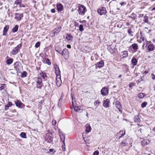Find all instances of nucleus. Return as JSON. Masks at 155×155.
Returning a JSON list of instances; mask_svg holds the SVG:
<instances>
[{
  "label": "nucleus",
  "mask_w": 155,
  "mask_h": 155,
  "mask_svg": "<svg viewBox=\"0 0 155 155\" xmlns=\"http://www.w3.org/2000/svg\"><path fill=\"white\" fill-rule=\"evenodd\" d=\"M45 140L48 143H51L53 141V138L52 134L51 133H47L45 135Z\"/></svg>",
  "instance_id": "obj_1"
},
{
  "label": "nucleus",
  "mask_w": 155,
  "mask_h": 155,
  "mask_svg": "<svg viewBox=\"0 0 155 155\" xmlns=\"http://www.w3.org/2000/svg\"><path fill=\"white\" fill-rule=\"evenodd\" d=\"M69 54L68 50L66 48L64 49L62 51V53H61V55L63 56L64 59L66 60L68 58Z\"/></svg>",
  "instance_id": "obj_2"
},
{
  "label": "nucleus",
  "mask_w": 155,
  "mask_h": 155,
  "mask_svg": "<svg viewBox=\"0 0 155 155\" xmlns=\"http://www.w3.org/2000/svg\"><path fill=\"white\" fill-rule=\"evenodd\" d=\"M86 8L83 5H81L79 7L78 12L79 15H84L86 12Z\"/></svg>",
  "instance_id": "obj_3"
},
{
  "label": "nucleus",
  "mask_w": 155,
  "mask_h": 155,
  "mask_svg": "<svg viewBox=\"0 0 155 155\" xmlns=\"http://www.w3.org/2000/svg\"><path fill=\"white\" fill-rule=\"evenodd\" d=\"M98 14L100 15L105 14L106 13V8L104 7H101L97 10Z\"/></svg>",
  "instance_id": "obj_4"
},
{
  "label": "nucleus",
  "mask_w": 155,
  "mask_h": 155,
  "mask_svg": "<svg viewBox=\"0 0 155 155\" xmlns=\"http://www.w3.org/2000/svg\"><path fill=\"white\" fill-rule=\"evenodd\" d=\"M21 47V44L18 45L14 49H13L12 52V53L13 55L16 54L18 52L19 49Z\"/></svg>",
  "instance_id": "obj_5"
},
{
  "label": "nucleus",
  "mask_w": 155,
  "mask_h": 155,
  "mask_svg": "<svg viewBox=\"0 0 155 155\" xmlns=\"http://www.w3.org/2000/svg\"><path fill=\"white\" fill-rule=\"evenodd\" d=\"M21 67L20 63L19 62H15L14 64V68L17 72L19 71Z\"/></svg>",
  "instance_id": "obj_6"
},
{
  "label": "nucleus",
  "mask_w": 155,
  "mask_h": 155,
  "mask_svg": "<svg viewBox=\"0 0 155 155\" xmlns=\"http://www.w3.org/2000/svg\"><path fill=\"white\" fill-rule=\"evenodd\" d=\"M23 17V13L20 14L16 13L15 14V19L17 21H19L21 20Z\"/></svg>",
  "instance_id": "obj_7"
},
{
  "label": "nucleus",
  "mask_w": 155,
  "mask_h": 155,
  "mask_svg": "<svg viewBox=\"0 0 155 155\" xmlns=\"http://www.w3.org/2000/svg\"><path fill=\"white\" fill-rule=\"evenodd\" d=\"M125 134V130H121L119 132L117 133L116 135V138L117 139H120L124 136Z\"/></svg>",
  "instance_id": "obj_8"
},
{
  "label": "nucleus",
  "mask_w": 155,
  "mask_h": 155,
  "mask_svg": "<svg viewBox=\"0 0 155 155\" xmlns=\"http://www.w3.org/2000/svg\"><path fill=\"white\" fill-rule=\"evenodd\" d=\"M37 87L38 88H41L43 85L42 79L40 78H38L36 80Z\"/></svg>",
  "instance_id": "obj_9"
},
{
  "label": "nucleus",
  "mask_w": 155,
  "mask_h": 155,
  "mask_svg": "<svg viewBox=\"0 0 155 155\" xmlns=\"http://www.w3.org/2000/svg\"><path fill=\"white\" fill-rule=\"evenodd\" d=\"M15 103L16 106L20 108H23L25 106V104L19 100H17Z\"/></svg>",
  "instance_id": "obj_10"
},
{
  "label": "nucleus",
  "mask_w": 155,
  "mask_h": 155,
  "mask_svg": "<svg viewBox=\"0 0 155 155\" xmlns=\"http://www.w3.org/2000/svg\"><path fill=\"white\" fill-rule=\"evenodd\" d=\"M61 78V76L58 75L57 77L56 76V83L58 87H59L61 84L62 82Z\"/></svg>",
  "instance_id": "obj_11"
},
{
  "label": "nucleus",
  "mask_w": 155,
  "mask_h": 155,
  "mask_svg": "<svg viewBox=\"0 0 155 155\" xmlns=\"http://www.w3.org/2000/svg\"><path fill=\"white\" fill-rule=\"evenodd\" d=\"M115 106L117 109L121 113L122 112V109L121 107V105L119 101H117L115 103Z\"/></svg>",
  "instance_id": "obj_12"
},
{
  "label": "nucleus",
  "mask_w": 155,
  "mask_h": 155,
  "mask_svg": "<svg viewBox=\"0 0 155 155\" xmlns=\"http://www.w3.org/2000/svg\"><path fill=\"white\" fill-rule=\"evenodd\" d=\"M101 92L102 95L105 96L108 94V90L107 88L104 87L101 89Z\"/></svg>",
  "instance_id": "obj_13"
},
{
  "label": "nucleus",
  "mask_w": 155,
  "mask_h": 155,
  "mask_svg": "<svg viewBox=\"0 0 155 155\" xmlns=\"http://www.w3.org/2000/svg\"><path fill=\"white\" fill-rule=\"evenodd\" d=\"M107 49L111 54L114 53L116 50L115 48L112 45L109 46L107 47Z\"/></svg>",
  "instance_id": "obj_14"
},
{
  "label": "nucleus",
  "mask_w": 155,
  "mask_h": 155,
  "mask_svg": "<svg viewBox=\"0 0 155 155\" xmlns=\"http://www.w3.org/2000/svg\"><path fill=\"white\" fill-rule=\"evenodd\" d=\"M140 120L139 115L134 116V122L137 123V124L138 126L140 125L139 123L140 122Z\"/></svg>",
  "instance_id": "obj_15"
},
{
  "label": "nucleus",
  "mask_w": 155,
  "mask_h": 155,
  "mask_svg": "<svg viewBox=\"0 0 155 155\" xmlns=\"http://www.w3.org/2000/svg\"><path fill=\"white\" fill-rule=\"evenodd\" d=\"M57 10L58 12L62 11L63 9V6L61 3H57L56 5Z\"/></svg>",
  "instance_id": "obj_16"
},
{
  "label": "nucleus",
  "mask_w": 155,
  "mask_h": 155,
  "mask_svg": "<svg viewBox=\"0 0 155 155\" xmlns=\"http://www.w3.org/2000/svg\"><path fill=\"white\" fill-rule=\"evenodd\" d=\"M104 65L103 61L101 60L100 61L97 63L96 64V66L98 68H101L104 66Z\"/></svg>",
  "instance_id": "obj_17"
},
{
  "label": "nucleus",
  "mask_w": 155,
  "mask_h": 155,
  "mask_svg": "<svg viewBox=\"0 0 155 155\" xmlns=\"http://www.w3.org/2000/svg\"><path fill=\"white\" fill-rule=\"evenodd\" d=\"M110 103V100L108 99H106L104 100L103 102L104 106L106 107H109V104Z\"/></svg>",
  "instance_id": "obj_18"
},
{
  "label": "nucleus",
  "mask_w": 155,
  "mask_h": 155,
  "mask_svg": "<svg viewBox=\"0 0 155 155\" xmlns=\"http://www.w3.org/2000/svg\"><path fill=\"white\" fill-rule=\"evenodd\" d=\"M149 140H143L142 141L141 144L142 146H144L149 144Z\"/></svg>",
  "instance_id": "obj_19"
},
{
  "label": "nucleus",
  "mask_w": 155,
  "mask_h": 155,
  "mask_svg": "<svg viewBox=\"0 0 155 155\" xmlns=\"http://www.w3.org/2000/svg\"><path fill=\"white\" fill-rule=\"evenodd\" d=\"M9 27L8 25L5 26L4 28L3 31V35H6L7 32L9 29Z\"/></svg>",
  "instance_id": "obj_20"
},
{
  "label": "nucleus",
  "mask_w": 155,
  "mask_h": 155,
  "mask_svg": "<svg viewBox=\"0 0 155 155\" xmlns=\"http://www.w3.org/2000/svg\"><path fill=\"white\" fill-rule=\"evenodd\" d=\"M59 135L60 137V139L64 143V141L65 136L63 135L62 133L60 132V130H59Z\"/></svg>",
  "instance_id": "obj_21"
},
{
  "label": "nucleus",
  "mask_w": 155,
  "mask_h": 155,
  "mask_svg": "<svg viewBox=\"0 0 155 155\" xmlns=\"http://www.w3.org/2000/svg\"><path fill=\"white\" fill-rule=\"evenodd\" d=\"M40 77L43 78L44 80L47 79V75L45 73L42 72L40 74Z\"/></svg>",
  "instance_id": "obj_22"
},
{
  "label": "nucleus",
  "mask_w": 155,
  "mask_h": 155,
  "mask_svg": "<svg viewBox=\"0 0 155 155\" xmlns=\"http://www.w3.org/2000/svg\"><path fill=\"white\" fill-rule=\"evenodd\" d=\"M154 47L153 44L149 45L147 47L148 50L149 51H152L154 50Z\"/></svg>",
  "instance_id": "obj_23"
},
{
  "label": "nucleus",
  "mask_w": 155,
  "mask_h": 155,
  "mask_svg": "<svg viewBox=\"0 0 155 155\" xmlns=\"http://www.w3.org/2000/svg\"><path fill=\"white\" fill-rule=\"evenodd\" d=\"M61 27H58L55 28L53 31L54 34H57L61 30Z\"/></svg>",
  "instance_id": "obj_24"
},
{
  "label": "nucleus",
  "mask_w": 155,
  "mask_h": 155,
  "mask_svg": "<svg viewBox=\"0 0 155 155\" xmlns=\"http://www.w3.org/2000/svg\"><path fill=\"white\" fill-rule=\"evenodd\" d=\"M137 60L135 58H133L131 60V63L134 66L136 65L137 63Z\"/></svg>",
  "instance_id": "obj_25"
},
{
  "label": "nucleus",
  "mask_w": 155,
  "mask_h": 155,
  "mask_svg": "<svg viewBox=\"0 0 155 155\" xmlns=\"http://www.w3.org/2000/svg\"><path fill=\"white\" fill-rule=\"evenodd\" d=\"M85 131L87 133H88L91 131V127L89 125H87L86 126Z\"/></svg>",
  "instance_id": "obj_26"
},
{
  "label": "nucleus",
  "mask_w": 155,
  "mask_h": 155,
  "mask_svg": "<svg viewBox=\"0 0 155 155\" xmlns=\"http://www.w3.org/2000/svg\"><path fill=\"white\" fill-rule=\"evenodd\" d=\"M72 105L73 106L74 108V110L75 111L78 112V111H79L81 110V109L79 108V107L75 105H74V103L73 102H72Z\"/></svg>",
  "instance_id": "obj_27"
},
{
  "label": "nucleus",
  "mask_w": 155,
  "mask_h": 155,
  "mask_svg": "<svg viewBox=\"0 0 155 155\" xmlns=\"http://www.w3.org/2000/svg\"><path fill=\"white\" fill-rule=\"evenodd\" d=\"M132 47V48L135 50H137L138 49V46L136 43H134L132 45H131L130 46V47Z\"/></svg>",
  "instance_id": "obj_28"
},
{
  "label": "nucleus",
  "mask_w": 155,
  "mask_h": 155,
  "mask_svg": "<svg viewBox=\"0 0 155 155\" xmlns=\"http://www.w3.org/2000/svg\"><path fill=\"white\" fill-rule=\"evenodd\" d=\"M122 58H126L128 56V52L127 51L122 52Z\"/></svg>",
  "instance_id": "obj_29"
},
{
  "label": "nucleus",
  "mask_w": 155,
  "mask_h": 155,
  "mask_svg": "<svg viewBox=\"0 0 155 155\" xmlns=\"http://www.w3.org/2000/svg\"><path fill=\"white\" fill-rule=\"evenodd\" d=\"M137 15L136 14L134 13H132L131 15L129 16V18H132L133 20H134L136 18Z\"/></svg>",
  "instance_id": "obj_30"
},
{
  "label": "nucleus",
  "mask_w": 155,
  "mask_h": 155,
  "mask_svg": "<svg viewBox=\"0 0 155 155\" xmlns=\"http://www.w3.org/2000/svg\"><path fill=\"white\" fill-rule=\"evenodd\" d=\"M55 70L56 76L57 77L58 75L61 76L60 71L59 68L55 69Z\"/></svg>",
  "instance_id": "obj_31"
},
{
  "label": "nucleus",
  "mask_w": 155,
  "mask_h": 155,
  "mask_svg": "<svg viewBox=\"0 0 155 155\" xmlns=\"http://www.w3.org/2000/svg\"><path fill=\"white\" fill-rule=\"evenodd\" d=\"M18 28V25H15L14 28L12 29V31L13 32H16Z\"/></svg>",
  "instance_id": "obj_32"
},
{
  "label": "nucleus",
  "mask_w": 155,
  "mask_h": 155,
  "mask_svg": "<svg viewBox=\"0 0 155 155\" xmlns=\"http://www.w3.org/2000/svg\"><path fill=\"white\" fill-rule=\"evenodd\" d=\"M145 96V94L143 93H141L139 94L137 96L138 97H139L140 98H143Z\"/></svg>",
  "instance_id": "obj_33"
},
{
  "label": "nucleus",
  "mask_w": 155,
  "mask_h": 155,
  "mask_svg": "<svg viewBox=\"0 0 155 155\" xmlns=\"http://www.w3.org/2000/svg\"><path fill=\"white\" fill-rule=\"evenodd\" d=\"M13 62V60L11 58L8 59L6 61V63L8 64H11Z\"/></svg>",
  "instance_id": "obj_34"
},
{
  "label": "nucleus",
  "mask_w": 155,
  "mask_h": 155,
  "mask_svg": "<svg viewBox=\"0 0 155 155\" xmlns=\"http://www.w3.org/2000/svg\"><path fill=\"white\" fill-rule=\"evenodd\" d=\"M68 41H72V36L70 35H68L66 37Z\"/></svg>",
  "instance_id": "obj_35"
},
{
  "label": "nucleus",
  "mask_w": 155,
  "mask_h": 155,
  "mask_svg": "<svg viewBox=\"0 0 155 155\" xmlns=\"http://www.w3.org/2000/svg\"><path fill=\"white\" fill-rule=\"evenodd\" d=\"M20 136L23 138H26V134L25 133L22 132L20 134Z\"/></svg>",
  "instance_id": "obj_36"
},
{
  "label": "nucleus",
  "mask_w": 155,
  "mask_h": 155,
  "mask_svg": "<svg viewBox=\"0 0 155 155\" xmlns=\"http://www.w3.org/2000/svg\"><path fill=\"white\" fill-rule=\"evenodd\" d=\"M22 0H16L15 2V4L16 5H19L21 3Z\"/></svg>",
  "instance_id": "obj_37"
},
{
  "label": "nucleus",
  "mask_w": 155,
  "mask_h": 155,
  "mask_svg": "<svg viewBox=\"0 0 155 155\" xmlns=\"http://www.w3.org/2000/svg\"><path fill=\"white\" fill-rule=\"evenodd\" d=\"M144 21L146 23H148V18L147 16H145L144 17Z\"/></svg>",
  "instance_id": "obj_38"
},
{
  "label": "nucleus",
  "mask_w": 155,
  "mask_h": 155,
  "mask_svg": "<svg viewBox=\"0 0 155 155\" xmlns=\"http://www.w3.org/2000/svg\"><path fill=\"white\" fill-rule=\"evenodd\" d=\"M6 84H3L0 85V90H2L4 89L5 87V86Z\"/></svg>",
  "instance_id": "obj_39"
},
{
  "label": "nucleus",
  "mask_w": 155,
  "mask_h": 155,
  "mask_svg": "<svg viewBox=\"0 0 155 155\" xmlns=\"http://www.w3.org/2000/svg\"><path fill=\"white\" fill-rule=\"evenodd\" d=\"M27 73L26 71H24L21 74V77H25L27 76Z\"/></svg>",
  "instance_id": "obj_40"
},
{
  "label": "nucleus",
  "mask_w": 155,
  "mask_h": 155,
  "mask_svg": "<svg viewBox=\"0 0 155 155\" xmlns=\"http://www.w3.org/2000/svg\"><path fill=\"white\" fill-rule=\"evenodd\" d=\"M121 145L123 146H125L126 145V142L125 141H122L121 143Z\"/></svg>",
  "instance_id": "obj_41"
},
{
  "label": "nucleus",
  "mask_w": 155,
  "mask_h": 155,
  "mask_svg": "<svg viewBox=\"0 0 155 155\" xmlns=\"http://www.w3.org/2000/svg\"><path fill=\"white\" fill-rule=\"evenodd\" d=\"M127 32L130 35L133 36V35L132 34V31L131 28H130L128 30Z\"/></svg>",
  "instance_id": "obj_42"
},
{
  "label": "nucleus",
  "mask_w": 155,
  "mask_h": 155,
  "mask_svg": "<svg viewBox=\"0 0 155 155\" xmlns=\"http://www.w3.org/2000/svg\"><path fill=\"white\" fill-rule=\"evenodd\" d=\"M79 30L81 31H83L84 30L83 27L82 25H80L79 27Z\"/></svg>",
  "instance_id": "obj_43"
},
{
  "label": "nucleus",
  "mask_w": 155,
  "mask_h": 155,
  "mask_svg": "<svg viewBox=\"0 0 155 155\" xmlns=\"http://www.w3.org/2000/svg\"><path fill=\"white\" fill-rule=\"evenodd\" d=\"M40 45V42L39 41H38L35 44V46L36 48H38L39 47Z\"/></svg>",
  "instance_id": "obj_44"
},
{
  "label": "nucleus",
  "mask_w": 155,
  "mask_h": 155,
  "mask_svg": "<svg viewBox=\"0 0 155 155\" xmlns=\"http://www.w3.org/2000/svg\"><path fill=\"white\" fill-rule=\"evenodd\" d=\"M147 103L146 102H143V103H142L141 105V107H142V108H144V107H145L147 104Z\"/></svg>",
  "instance_id": "obj_45"
},
{
  "label": "nucleus",
  "mask_w": 155,
  "mask_h": 155,
  "mask_svg": "<svg viewBox=\"0 0 155 155\" xmlns=\"http://www.w3.org/2000/svg\"><path fill=\"white\" fill-rule=\"evenodd\" d=\"M100 103V102L98 100H97L94 103V105L96 106L97 105H98Z\"/></svg>",
  "instance_id": "obj_46"
},
{
  "label": "nucleus",
  "mask_w": 155,
  "mask_h": 155,
  "mask_svg": "<svg viewBox=\"0 0 155 155\" xmlns=\"http://www.w3.org/2000/svg\"><path fill=\"white\" fill-rule=\"evenodd\" d=\"M46 63L48 65H50L51 64V62L48 59H46L45 61Z\"/></svg>",
  "instance_id": "obj_47"
},
{
  "label": "nucleus",
  "mask_w": 155,
  "mask_h": 155,
  "mask_svg": "<svg viewBox=\"0 0 155 155\" xmlns=\"http://www.w3.org/2000/svg\"><path fill=\"white\" fill-rule=\"evenodd\" d=\"M55 50L56 51L61 54V53H62V51H61V50L59 48H57L55 49Z\"/></svg>",
  "instance_id": "obj_48"
},
{
  "label": "nucleus",
  "mask_w": 155,
  "mask_h": 155,
  "mask_svg": "<svg viewBox=\"0 0 155 155\" xmlns=\"http://www.w3.org/2000/svg\"><path fill=\"white\" fill-rule=\"evenodd\" d=\"M99 152L97 150L95 151L93 153V155H99Z\"/></svg>",
  "instance_id": "obj_49"
},
{
  "label": "nucleus",
  "mask_w": 155,
  "mask_h": 155,
  "mask_svg": "<svg viewBox=\"0 0 155 155\" xmlns=\"http://www.w3.org/2000/svg\"><path fill=\"white\" fill-rule=\"evenodd\" d=\"M151 76L153 80H154L155 79V75L154 74H152Z\"/></svg>",
  "instance_id": "obj_50"
},
{
  "label": "nucleus",
  "mask_w": 155,
  "mask_h": 155,
  "mask_svg": "<svg viewBox=\"0 0 155 155\" xmlns=\"http://www.w3.org/2000/svg\"><path fill=\"white\" fill-rule=\"evenodd\" d=\"M56 122L55 120H52V124L53 125H55L56 124Z\"/></svg>",
  "instance_id": "obj_51"
},
{
  "label": "nucleus",
  "mask_w": 155,
  "mask_h": 155,
  "mask_svg": "<svg viewBox=\"0 0 155 155\" xmlns=\"http://www.w3.org/2000/svg\"><path fill=\"white\" fill-rule=\"evenodd\" d=\"M19 6L20 8L25 7V5L24 4H22L21 3L19 5Z\"/></svg>",
  "instance_id": "obj_52"
},
{
  "label": "nucleus",
  "mask_w": 155,
  "mask_h": 155,
  "mask_svg": "<svg viewBox=\"0 0 155 155\" xmlns=\"http://www.w3.org/2000/svg\"><path fill=\"white\" fill-rule=\"evenodd\" d=\"M7 105L9 106V107L11 106L12 105V104L11 102H8Z\"/></svg>",
  "instance_id": "obj_53"
},
{
  "label": "nucleus",
  "mask_w": 155,
  "mask_h": 155,
  "mask_svg": "<svg viewBox=\"0 0 155 155\" xmlns=\"http://www.w3.org/2000/svg\"><path fill=\"white\" fill-rule=\"evenodd\" d=\"M54 69L59 68L58 66L56 64H54Z\"/></svg>",
  "instance_id": "obj_54"
},
{
  "label": "nucleus",
  "mask_w": 155,
  "mask_h": 155,
  "mask_svg": "<svg viewBox=\"0 0 155 155\" xmlns=\"http://www.w3.org/2000/svg\"><path fill=\"white\" fill-rule=\"evenodd\" d=\"M9 107V106H8L7 105V104L5 105V110H8Z\"/></svg>",
  "instance_id": "obj_55"
},
{
  "label": "nucleus",
  "mask_w": 155,
  "mask_h": 155,
  "mask_svg": "<svg viewBox=\"0 0 155 155\" xmlns=\"http://www.w3.org/2000/svg\"><path fill=\"white\" fill-rule=\"evenodd\" d=\"M51 12L53 13H54L55 12V10L54 9H52L51 10Z\"/></svg>",
  "instance_id": "obj_56"
},
{
  "label": "nucleus",
  "mask_w": 155,
  "mask_h": 155,
  "mask_svg": "<svg viewBox=\"0 0 155 155\" xmlns=\"http://www.w3.org/2000/svg\"><path fill=\"white\" fill-rule=\"evenodd\" d=\"M126 4V3H125L124 2H121L120 3V4L121 5V6H122L123 5H125Z\"/></svg>",
  "instance_id": "obj_57"
},
{
  "label": "nucleus",
  "mask_w": 155,
  "mask_h": 155,
  "mask_svg": "<svg viewBox=\"0 0 155 155\" xmlns=\"http://www.w3.org/2000/svg\"><path fill=\"white\" fill-rule=\"evenodd\" d=\"M67 46L68 48H71V46L70 45H67Z\"/></svg>",
  "instance_id": "obj_58"
},
{
  "label": "nucleus",
  "mask_w": 155,
  "mask_h": 155,
  "mask_svg": "<svg viewBox=\"0 0 155 155\" xmlns=\"http://www.w3.org/2000/svg\"><path fill=\"white\" fill-rule=\"evenodd\" d=\"M54 150V149H49V151L50 152H53Z\"/></svg>",
  "instance_id": "obj_59"
},
{
  "label": "nucleus",
  "mask_w": 155,
  "mask_h": 155,
  "mask_svg": "<svg viewBox=\"0 0 155 155\" xmlns=\"http://www.w3.org/2000/svg\"><path fill=\"white\" fill-rule=\"evenodd\" d=\"M133 85V84L132 83H130L129 84V87H132Z\"/></svg>",
  "instance_id": "obj_60"
},
{
  "label": "nucleus",
  "mask_w": 155,
  "mask_h": 155,
  "mask_svg": "<svg viewBox=\"0 0 155 155\" xmlns=\"http://www.w3.org/2000/svg\"><path fill=\"white\" fill-rule=\"evenodd\" d=\"M130 25V24L129 22H127L126 24V25L127 26H129Z\"/></svg>",
  "instance_id": "obj_61"
},
{
  "label": "nucleus",
  "mask_w": 155,
  "mask_h": 155,
  "mask_svg": "<svg viewBox=\"0 0 155 155\" xmlns=\"http://www.w3.org/2000/svg\"><path fill=\"white\" fill-rule=\"evenodd\" d=\"M155 10V7L153 8L152 10H151L152 11H153V10Z\"/></svg>",
  "instance_id": "obj_62"
},
{
  "label": "nucleus",
  "mask_w": 155,
  "mask_h": 155,
  "mask_svg": "<svg viewBox=\"0 0 155 155\" xmlns=\"http://www.w3.org/2000/svg\"><path fill=\"white\" fill-rule=\"evenodd\" d=\"M121 76H122L120 74V75L119 76H118V78H120L121 77Z\"/></svg>",
  "instance_id": "obj_63"
},
{
  "label": "nucleus",
  "mask_w": 155,
  "mask_h": 155,
  "mask_svg": "<svg viewBox=\"0 0 155 155\" xmlns=\"http://www.w3.org/2000/svg\"><path fill=\"white\" fill-rule=\"evenodd\" d=\"M153 130L155 132V127H154L153 129Z\"/></svg>",
  "instance_id": "obj_64"
}]
</instances>
